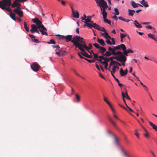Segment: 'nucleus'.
<instances>
[{
	"label": "nucleus",
	"instance_id": "1",
	"mask_svg": "<svg viewBox=\"0 0 157 157\" xmlns=\"http://www.w3.org/2000/svg\"><path fill=\"white\" fill-rule=\"evenodd\" d=\"M72 36L71 35H68L65 36V39L66 41L68 42L71 41L74 46H75V48L78 47V45L80 39H82L81 37L78 36H76L74 37L73 39L72 40Z\"/></svg>",
	"mask_w": 157,
	"mask_h": 157
},
{
	"label": "nucleus",
	"instance_id": "2",
	"mask_svg": "<svg viewBox=\"0 0 157 157\" xmlns=\"http://www.w3.org/2000/svg\"><path fill=\"white\" fill-rule=\"evenodd\" d=\"M4 3L0 4V8L2 10H5L8 12H11L12 10L10 7L11 6V2L10 0H3Z\"/></svg>",
	"mask_w": 157,
	"mask_h": 157
},
{
	"label": "nucleus",
	"instance_id": "3",
	"mask_svg": "<svg viewBox=\"0 0 157 157\" xmlns=\"http://www.w3.org/2000/svg\"><path fill=\"white\" fill-rule=\"evenodd\" d=\"M81 38L82 39H80L78 46L85 48L87 51L91 49L93 47L92 44H89V46L87 47L86 44V42L83 40L84 39L82 37H81Z\"/></svg>",
	"mask_w": 157,
	"mask_h": 157
},
{
	"label": "nucleus",
	"instance_id": "4",
	"mask_svg": "<svg viewBox=\"0 0 157 157\" xmlns=\"http://www.w3.org/2000/svg\"><path fill=\"white\" fill-rule=\"evenodd\" d=\"M117 50L116 48V46H112V48L109 47L108 48V51H107L104 54L106 56H109L112 55H114L116 50Z\"/></svg>",
	"mask_w": 157,
	"mask_h": 157
},
{
	"label": "nucleus",
	"instance_id": "5",
	"mask_svg": "<svg viewBox=\"0 0 157 157\" xmlns=\"http://www.w3.org/2000/svg\"><path fill=\"white\" fill-rule=\"evenodd\" d=\"M116 68L119 69V67L117 66H114L112 69V71H111V74L115 80L118 83V84L119 86L120 87H121L123 86L122 84L119 82V81L118 79L116 78L115 75L113 74L116 71Z\"/></svg>",
	"mask_w": 157,
	"mask_h": 157
},
{
	"label": "nucleus",
	"instance_id": "6",
	"mask_svg": "<svg viewBox=\"0 0 157 157\" xmlns=\"http://www.w3.org/2000/svg\"><path fill=\"white\" fill-rule=\"evenodd\" d=\"M125 55L124 54L123 52V53L120 55H117V57L116 58V59L120 62L121 61L124 62V61H125L127 60V57L125 56Z\"/></svg>",
	"mask_w": 157,
	"mask_h": 157
},
{
	"label": "nucleus",
	"instance_id": "7",
	"mask_svg": "<svg viewBox=\"0 0 157 157\" xmlns=\"http://www.w3.org/2000/svg\"><path fill=\"white\" fill-rule=\"evenodd\" d=\"M77 48L82 52L81 53L84 56L88 58H91L92 57V56L91 55V54L90 55L88 54L82 48L78 46Z\"/></svg>",
	"mask_w": 157,
	"mask_h": 157
},
{
	"label": "nucleus",
	"instance_id": "8",
	"mask_svg": "<svg viewBox=\"0 0 157 157\" xmlns=\"http://www.w3.org/2000/svg\"><path fill=\"white\" fill-rule=\"evenodd\" d=\"M31 67L34 71L37 72L38 71L40 66L39 64L34 63L31 65Z\"/></svg>",
	"mask_w": 157,
	"mask_h": 157
},
{
	"label": "nucleus",
	"instance_id": "9",
	"mask_svg": "<svg viewBox=\"0 0 157 157\" xmlns=\"http://www.w3.org/2000/svg\"><path fill=\"white\" fill-rule=\"evenodd\" d=\"M116 48L117 49V50H121L122 49L123 51V52H124L125 48H126V47L124 44H122L116 46Z\"/></svg>",
	"mask_w": 157,
	"mask_h": 157
},
{
	"label": "nucleus",
	"instance_id": "10",
	"mask_svg": "<svg viewBox=\"0 0 157 157\" xmlns=\"http://www.w3.org/2000/svg\"><path fill=\"white\" fill-rule=\"evenodd\" d=\"M13 12L17 14L20 17L23 16V12L22 11L18 10L17 9H15L13 10Z\"/></svg>",
	"mask_w": 157,
	"mask_h": 157
},
{
	"label": "nucleus",
	"instance_id": "11",
	"mask_svg": "<svg viewBox=\"0 0 157 157\" xmlns=\"http://www.w3.org/2000/svg\"><path fill=\"white\" fill-rule=\"evenodd\" d=\"M72 10L73 16L75 18H78L79 17V15L78 11L76 10L75 12L72 8Z\"/></svg>",
	"mask_w": 157,
	"mask_h": 157
},
{
	"label": "nucleus",
	"instance_id": "12",
	"mask_svg": "<svg viewBox=\"0 0 157 157\" xmlns=\"http://www.w3.org/2000/svg\"><path fill=\"white\" fill-rule=\"evenodd\" d=\"M32 21L34 23H36V25H40L42 24V22L37 18L32 19Z\"/></svg>",
	"mask_w": 157,
	"mask_h": 157
},
{
	"label": "nucleus",
	"instance_id": "13",
	"mask_svg": "<svg viewBox=\"0 0 157 157\" xmlns=\"http://www.w3.org/2000/svg\"><path fill=\"white\" fill-rule=\"evenodd\" d=\"M31 28L30 31L32 33H35V31L37 29V26L34 24L31 25Z\"/></svg>",
	"mask_w": 157,
	"mask_h": 157
},
{
	"label": "nucleus",
	"instance_id": "14",
	"mask_svg": "<svg viewBox=\"0 0 157 157\" xmlns=\"http://www.w3.org/2000/svg\"><path fill=\"white\" fill-rule=\"evenodd\" d=\"M99 52H100L101 54H102L103 55L105 56L104 54H105L104 52L106 51V49L100 46V48H99Z\"/></svg>",
	"mask_w": 157,
	"mask_h": 157
},
{
	"label": "nucleus",
	"instance_id": "15",
	"mask_svg": "<svg viewBox=\"0 0 157 157\" xmlns=\"http://www.w3.org/2000/svg\"><path fill=\"white\" fill-rule=\"evenodd\" d=\"M133 52V51L131 50L130 49H128L127 50H126V48H125V50L124 52V55H126V56H128V54L129 53H132Z\"/></svg>",
	"mask_w": 157,
	"mask_h": 157
},
{
	"label": "nucleus",
	"instance_id": "16",
	"mask_svg": "<svg viewBox=\"0 0 157 157\" xmlns=\"http://www.w3.org/2000/svg\"><path fill=\"white\" fill-rule=\"evenodd\" d=\"M21 4L17 2L16 1H14L13 2V3L12 4H11V7L12 8H15L18 6H21Z\"/></svg>",
	"mask_w": 157,
	"mask_h": 157
},
{
	"label": "nucleus",
	"instance_id": "17",
	"mask_svg": "<svg viewBox=\"0 0 157 157\" xmlns=\"http://www.w3.org/2000/svg\"><path fill=\"white\" fill-rule=\"evenodd\" d=\"M134 24L136 28H141L142 27L141 25L136 20H135L134 21Z\"/></svg>",
	"mask_w": 157,
	"mask_h": 157
},
{
	"label": "nucleus",
	"instance_id": "18",
	"mask_svg": "<svg viewBox=\"0 0 157 157\" xmlns=\"http://www.w3.org/2000/svg\"><path fill=\"white\" fill-rule=\"evenodd\" d=\"M121 149L122 153L123 154V155L124 157H131L130 155H128L124 151L122 147H121Z\"/></svg>",
	"mask_w": 157,
	"mask_h": 157
},
{
	"label": "nucleus",
	"instance_id": "19",
	"mask_svg": "<svg viewBox=\"0 0 157 157\" xmlns=\"http://www.w3.org/2000/svg\"><path fill=\"white\" fill-rule=\"evenodd\" d=\"M106 6H105V5H103V4L100 5V6H99L100 7L101 10L103 11H105V9L107 8H108V6L107 5V4L106 3Z\"/></svg>",
	"mask_w": 157,
	"mask_h": 157
},
{
	"label": "nucleus",
	"instance_id": "20",
	"mask_svg": "<svg viewBox=\"0 0 157 157\" xmlns=\"http://www.w3.org/2000/svg\"><path fill=\"white\" fill-rule=\"evenodd\" d=\"M131 5L132 7L134 8L137 7L138 6H142V5L136 3L134 1H132L131 3Z\"/></svg>",
	"mask_w": 157,
	"mask_h": 157
},
{
	"label": "nucleus",
	"instance_id": "21",
	"mask_svg": "<svg viewBox=\"0 0 157 157\" xmlns=\"http://www.w3.org/2000/svg\"><path fill=\"white\" fill-rule=\"evenodd\" d=\"M99 1H98V2L97 3L98 4V6H100V5L102 4L106 6V3H107L104 0H99Z\"/></svg>",
	"mask_w": 157,
	"mask_h": 157
},
{
	"label": "nucleus",
	"instance_id": "22",
	"mask_svg": "<svg viewBox=\"0 0 157 157\" xmlns=\"http://www.w3.org/2000/svg\"><path fill=\"white\" fill-rule=\"evenodd\" d=\"M150 125L157 132V126L154 124L151 121L148 122Z\"/></svg>",
	"mask_w": 157,
	"mask_h": 157
},
{
	"label": "nucleus",
	"instance_id": "23",
	"mask_svg": "<svg viewBox=\"0 0 157 157\" xmlns=\"http://www.w3.org/2000/svg\"><path fill=\"white\" fill-rule=\"evenodd\" d=\"M98 43L100 44V45L103 46H104L105 44L104 41L102 39H100L98 38Z\"/></svg>",
	"mask_w": 157,
	"mask_h": 157
},
{
	"label": "nucleus",
	"instance_id": "24",
	"mask_svg": "<svg viewBox=\"0 0 157 157\" xmlns=\"http://www.w3.org/2000/svg\"><path fill=\"white\" fill-rule=\"evenodd\" d=\"M128 15L131 16H132L135 12V11L134 10L128 9Z\"/></svg>",
	"mask_w": 157,
	"mask_h": 157
},
{
	"label": "nucleus",
	"instance_id": "25",
	"mask_svg": "<svg viewBox=\"0 0 157 157\" xmlns=\"http://www.w3.org/2000/svg\"><path fill=\"white\" fill-rule=\"evenodd\" d=\"M86 17L87 18H86L85 21H84V23H85V24H86V23H88L91 21V16H88Z\"/></svg>",
	"mask_w": 157,
	"mask_h": 157
},
{
	"label": "nucleus",
	"instance_id": "26",
	"mask_svg": "<svg viewBox=\"0 0 157 157\" xmlns=\"http://www.w3.org/2000/svg\"><path fill=\"white\" fill-rule=\"evenodd\" d=\"M10 17L14 21H16V18H15V16L14 14L11 12L10 13Z\"/></svg>",
	"mask_w": 157,
	"mask_h": 157
},
{
	"label": "nucleus",
	"instance_id": "27",
	"mask_svg": "<svg viewBox=\"0 0 157 157\" xmlns=\"http://www.w3.org/2000/svg\"><path fill=\"white\" fill-rule=\"evenodd\" d=\"M120 75L122 76H124L125 75H126V74H125L124 71H123L122 69V68H121L120 69Z\"/></svg>",
	"mask_w": 157,
	"mask_h": 157
},
{
	"label": "nucleus",
	"instance_id": "28",
	"mask_svg": "<svg viewBox=\"0 0 157 157\" xmlns=\"http://www.w3.org/2000/svg\"><path fill=\"white\" fill-rule=\"evenodd\" d=\"M141 4L143 5L145 7H147L149 6L148 3L147 2H140Z\"/></svg>",
	"mask_w": 157,
	"mask_h": 157
},
{
	"label": "nucleus",
	"instance_id": "29",
	"mask_svg": "<svg viewBox=\"0 0 157 157\" xmlns=\"http://www.w3.org/2000/svg\"><path fill=\"white\" fill-rule=\"evenodd\" d=\"M94 23H86L85 25H84L87 26L90 28H91L92 27L94 28Z\"/></svg>",
	"mask_w": 157,
	"mask_h": 157
},
{
	"label": "nucleus",
	"instance_id": "30",
	"mask_svg": "<svg viewBox=\"0 0 157 157\" xmlns=\"http://www.w3.org/2000/svg\"><path fill=\"white\" fill-rule=\"evenodd\" d=\"M103 59L104 61H103V62H102L101 63L102 64L108 63V62H109V60L108 58H105V59Z\"/></svg>",
	"mask_w": 157,
	"mask_h": 157
},
{
	"label": "nucleus",
	"instance_id": "31",
	"mask_svg": "<svg viewBox=\"0 0 157 157\" xmlns=\"http://www.w3.org/2000/svg\"><path fill=\"white\" fill-rule=\"evenodd\" d=\"M24 28H25V29L26 31L27 32H29V28L27 27V24L25 22H24Z\"/></svg>",
	"mask_w": 157,
	"mask_h": 157
},
{
	"label": "nucleus",
	"instance_id": "32",
	"mask_svg": "<svg viewBox=\"0 0 157 157\" xmlns=\"http://www.w3.org/2000/svg\"><path fill=\"white\" fill-rule=\"evenodd\" d=\"M108 119L109 120V121H110V122L111 123V124L115 127L116 126V124L114 122V121H113V120H112L111 118L109 116L108 117Z\"/></svg>",
	"mask_w": 157,
	"mask_h": 157
},
{
	"label": "nucleus",
	"instance_id": "33",
	"mask_svg": "<svg viewBox=\"0 0 157 157\" xmlns=\"http://www.w3.org/2000/svg\"><path fill=\"white\" fill-rule=\"evenodd\" d=\"M101 35L104 36L105 39L107 38V36H108V33L107 32H105L104 33H101Z\"/></svg>",
	"mask_w": 157,
	"mask_h": 157
},
{
	"label": "nucleus",
	"instance_id": "34",
	"mask_svg": "<svg viewBox=\"0 0 157 157\" xmlns=\"http://www.w3.org/2000/svg\"><path fill=\"white\" fill-rule=\"evenodd\" d=\"M147 36L151 38L155 41H156V39L154 37V36H155V35L153 36L152 34L151 33H149L147 34Z\"/></svg>",
	"mask_w": 157,
	"mask_h": 157
},
{
	"label": "nucleus",
	"instance_id": "35",
	"mask_svg": "<svg viewBox=\"0 0 157 157\" xmlns=\"http://www.w3.org/2000/svg\"><path fill=\"white\" fill-rule=\"evenodd\" d=\"M101 14L102 15L103 18V19L106 17L107 13L106 11H103L102 13H101Z\"/></svg>",
	"mask_w": 157,
	"mask_h": 157
},
{
	"label": "nucleus",
	"instance_id": "36",
	"mask_svg": "<svg viewBox=\"0 0 157 157\" xmlns=\"http://www.w3.org/2000/svg\"><path fill=\"white\" fill-rule=\"evenodd\" d=\"M104 21L106 23L108 24L111 25V21L110 20H109L106 18V17L104 18Z\"/></svg>",
	"mask_w": 157,
	"mask_h": 157
},
{
	"label": "nucleus",
	"instance_id": "37",
	"mask_svg": "<svg viewBox=\"0 0 157 157\" xmlns=\"http://www.w3.org/2000/svg\"><path fill=\"white\" fill-rule=\"evenodd\" d=\"M142 127L146 132V133L144 134V136L146 137H148L149 136V135L148 132L144 127L142 126Z\"/></svg>",
	"mask_w": 157,
	"mask_h": 157
},
{
	"label": "nucleus",
	"instance_id": "38",
	"mask_svg": "<svg viewBox=\"0 0 157 157\" xmlns=\"http://www.w3.org/2000/svg\"><path fill=\"white\" fill-rule=\"evenodd\" d=\"M39 31L41 32V34L42 35H45L46 36L48 35V33L46 32H44L43 30L42 29H39Z\"/></svg>",
	"mask_w": 157,
	"mask_h": 157
},
{
	"label": "nucleus",
	"instance_id": "39",
	"mask_svg": "<svg viewBox=\"0 0 157 157\" xmlns=\"http://www.w3.org/2000/svg\"><path fill=\"white\" fill-rule=\"evenodd\" d=\"M76 98L77 99V102H79L80 100V96L78 94H75Z\"/></svg>",
	"mask_w": 157,
	"mask_h": 157
},
{
	"label": "nucleus",
	"instance_id": "40",
	"mask_svg": "<svg viewBox=\"0 0 157 157\" xmlns=\"http://www.w3.org/2000/svg\"><path fill=\"white\" fill-rule=\"evenodd\" d=\"M120 38L121 39H123V38L125 37V36H127V35L125 34H122L120 33Z\"/></svg>",
	"mask_w": 157,
	"mask_h": 157
},
{
	"label": "nucleus",
	"instance_id": "41",
	"mask_svg": "<svg viewBox=\"0 0 157 157\" xmlns=\"http://www.w3.org/2000/svg\"><path fill=\"white\" fill-rule=\"evenodd\" d=\"M48 43L49 44H56V42L54 39H51L50 40V42H48Z\"/></svg>",
	"mask_w": 157,
	"mask_h": 157
},
{
	"label": "nucleus",
	"instance_id": "42",
	"mask_svg": "<svg viewBox=\"0 0 157 157\" xmlns=\"http://www.w3.org/2000/svg\"><path fill=\"white\" fill-rule=\"evenodd\" d=\"M114 11L115 13H114L115 14V15H118L119 14V12L118 11V10L117 8H114Z\"/></svg>",
	"mask_w": 157,
	"mask_h": 157
},
{
	"label": "nucleus",
	"instance_id": "43",
	"mask_svg": "<svg viewBox=\"0 0 157 157\" xmlns=\"http://www.w3.org/2000/svg\"><path fill=\"white\" fill-rule=\"evenodd\" d=\"M94 28L95 29L98 30L99 28L100 27V26H99V25L96 24V23H94Z\"/></svg>",
	"mask_w": 157,
	"mask_h": 157
},
{
	"label": "nucleus",
	"instance_id": "44",
	"mask_svg": "<svg viewBox=\"0 0 157 157\" xmlns=\"http://www.w3.org/2000/svg\"><path fill=\"white\" fill-rule=\"evenodd\" d=\"M93 45L95 47L98 49H99L100 47L98 44L96 43L93 44Z\"/></svg>",
	"mask_w": 157,
	"mask_h": 157
},
{
	"label": "nucleus",
	"instance_id": "45",
	"mask_svg": "<svg viewBox=\"0 0 157 157\" xmlns=\"http://www.w3.org/2000/svg\"><path fill=\"white\" fill-rule=\"evenodd\" d=\"M123 53L120 51H117V52H115L114 55H120Z\"/></svg>",
	"mask_w": 157,
	"mask_h": 157
},
{
	"label": "nucleus",
	"instance_id": "46",
	"mask_svg": "<svg viewBox=\"0 0 157 157\" xmlns=\"http://www.w3.org/2000/svg\"><path fill=\"white\" fill-rule=\"evenodd\" d=\"M116 57H117V56H116L110 57L109 58H108L109 59V61H110V60H111V61H113V59H116Z\"/></svg>",
	"mask_w": 157,
	"mask_h": 157
},
{
	"label": "nucleus",
	"instance_id": "47",
	"mask_svg": "<svg viewBox=\"0 0 157 157\" xmlns=\"http://www.w3.org/2000/svg\"><path fill=\"white\" fill-rule=\"evenodd\" d=\"M93 54L94 55V59H97L98 58V55L97 53H93Z\"/></svg>",
	"mask_w": 157,
	"mask_h": 157
},
{
	"label": "nucleus",
	"instance_id": "48",
	"mask_svg": "<svg viewBox=\"0 0 157 157\" xmlns=\"http://www.w3.org/2000/svg\"><path fill=\"white\" fill-rule=\"evenodd\" d=\"M125 94H126L125 98H126L128 100H130L131 98H130L129 97V96L128 95L127 91H125Z\"/></svg>",
	"mask_w": 157,
	"mask_h": 157
},
{
	"label": "nucleus",
	"instance_id": "49",
	"mask_svg": "<svg viewBox=\"0 0 157 157\" xmlns=\"http://www.w3.org/2000/svg\"><path fill=\"white\" fill-rule=\"evenodd\" d=\"M113 65H114V64H113V61H111L110 62V63L109 64V68H108V70L109 71H110V72H111V71H112L110 69V67H111V66Z\"/></svg>",
	"mask_w": 157,
	"mask_h": 157
},
{
	"label": "nucleus",
	"instance_id": "50",
	"mask_svg": "<svg viewBox=\"0 0 157 157\" xmlns=\"http://www.w3.org/2000/svg\"><path fill=\"white\" fill-rule=\"evenodd\" d=\"M106 39V42L107 44H109L110 45H112V43L110 41V40L108 39V38Z\"/></svg>",
	"mask_w": 157,
	"mask_h": 157
},
{
	"label": "nucleus",
	"instance_id": "51",
	"mask_svg": "<svg viewBox=\"0 0 157 157\" xmlns=\"http://www.w3.org/2000/svg\"><path fill=\"white\" fill-rule=\"evenodd\" d=\"M135 135H136L138 138H139V134L137 132V130L136 129L135 130Z\"/></svg>",
	"mask_w": 157,
	"mask_h": 157
},
{
	"label": "nucleus",
	"instance_id": "52",
	"mask_svg": "<svg viewBox=\"0 0 157 157\" xmlns=\"http://www.w3.org/2000/svg\"><path fill=\"white\" fill-rule=\"evenodd\" d=\"M114 143L115 144H118V140L117 138L115 137L114 140Z\"/></svg>",
	"mask_w": 157,
	"mask_h": 157
},
{
	"label": "nucleus",
	"instance_id": "53",
	"mask_svg": "<svg viewBox=\"0 0 157 157\" xmlns=\"http://www.w3.org/2000/svg\"><path fill=\"white\" fill-rule=\"evenodd\" d=\"M113 64H117L118 66H121V63H120L117 62V61H113Z\"/></svg>",
	"mask_w": 157,
	"mask_h": 157
},
{
	"label": "nucleus",
	"instance_id": "54",
	"mask_svg": "<svg viewBox=\"0 0 157 157\" xmlns=\"http://www.w3.org/2000/svg\"><path fill=\"white\" fill-rule=\"evenodd\" d=\"M32 40L36 43H39L40 42L39 41V40L37 39H32Z\"/></svg>",
	"mask_w": 157,
	"mask_h": 157
},
{
	"label": "nucleus",
	"instance_id": "55",
	"mask_svg": "<svg viewBox=\"0 0 157 157\" xmlns=\"http://www.w3.org/2000/svg\"><path fill=\"white\" fill-rule=\"evenodd\" d=\"M118 105L119 106H120V107H121L122 108H123L124 109H125V110H126L127 111H128V109L126 108H125V107H124L123 106H122V105H120L119 104H118Z\"/></svg>",
	"mask_w": 157,
	"mask_h": 157
},
{
	"label": "nucleus",
	"instance_id": "56",
	"mask_svg": "<svg viewBox=\"0 0 157 157\" xmlns=\"http://www.w3.org/2000/svg\"><path fill=\"white\" fill-rule=\"evenodd\" d=\"M146 28L148 29H153V27L151 25H148V26H147L146 27Z\"/></svg>",
	"mask_w": 157,
	"mask_h": 157
},
{
	"label": "nucleus",
	"instance_id": "57",
	"mask_svg": "<svg viewBox=\"0 0 157 157\" xmlns=\"http://www.w3.org/2000/svg\"><path fill=\"white\" fill-rule=\"evenodd\" d=\"M41 28L42 29H43L45 31L47 30L46 28L43 25L41 24Z\"/></svg>",
	"mask_w": 157,
	"mask_h": 157
},
{
	"label": "nucleus",
	"instance_id": "58",
	"mask_svg": "<svg viewBox=\"0 0 157 157\" xmlns=\"http://www.w3.org/2000/svg\"><path fill=\"white\" fill-rule=\"evenodd\" d=\"M52 47L54 48H56L57 49H59L60 48V47L59 45H53Z\"/></svg>",
	"mask_w": 157,
	"mask_h": 157
},
{
	"label": "nucleus",
	"instance_id": "59",
	"mask_svg": "<svg viewBox=\"0 0 157 157\" xmlns=\"http://www.w3.org/2000/svg\"><path fill=\"white\" fill-rule=\"evenodd\" d=\"M78 56L80 57V58L81 59H84V58H85V57L81 56V55L80 54V53L79 52L78 53Z\"/></svg>",
	"mask_w": 157,
	"mask_h": 157
},
{
	"label": "nucleus",
	"instance_id": "60",
	"mask_svg": "<svg viewBox=\"0 0 157 157\" xmlns=\"http://www.w3.org/2000/svg\"><path fill=\"white\" fill-rule=\"evenodd\" d=\"M111 40L112 41V44L113 45H115V41H114V40H115V39L113 38H111Z\"/></svg>",
	"mask_w": 157,
	"mask_h": 157
},
{
	"label": "nucleus",
	"instance_id": "61",
	"mask_svg": "<svg viewBox=\"0 0 157 157\" xmlns=\"http://www.w3.org/2000/svg\"><path fill=\"white\" fill-rule=\"evenodd\" d=\"M65 36L63 35H61L60 37H59V39H65Z\"/></svg>",
	"mask_w": 157,
	"mask_h": 157
},
{
	"label": "nucleus",
	"instance_id": "62",
	"mask_svg": "<svg viewBox=\"0 0 157 157\" xmlns=\"http://www.w3.org/2000/svg\"><path fill=\"white\" fill-rule=\"evenodd\" d=\"M121 94H122V97L123 99L124 98H125L126 95H125L124 94V92H122Z\"/></svg>",
	"mask_w": 157,
	"mask_h": 157
},
{
	"label": "nucleus",
	"instance_id": "63",
	"mask_svg": "<svg viewBox=\"0 0 157 157\" xmlns=\"http://www.w3.org/2000/svg\"><path fill=\"white\" fill-rule=\"evenodd\" d=\"M103 98H104V101L106 103L108 101V100H107V99L106 98L104 95H103Z\"/></svg>",
	"mask_w": 157,
	"mask_h": 157
},
{
	"label": "nucleus",
	"instance_id": "64",
	"mask_svg": "<svg viewBox=\"0 0 157 157\" xmlns=\"http://www.w3.org/2000/svg\"><path fill=\"white\" fill-rule=\"evenodd\" d=\"M29 36L32 38V39H35V36L33 35H29Z\"/></svg>",
	"mask_w": 157,
	"mask_h": 157
}]
</instances>
